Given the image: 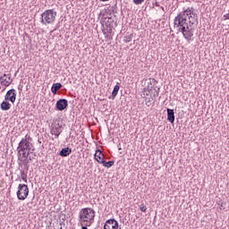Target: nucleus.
<instances>
[{
    "mask_svg": "<svg viewBox=\"0 0 229 229\" xmlns=\"http://www.w3.org/2000/svg\"><path fill=\"white\" fill-rule=\"evenodd\" d=\"M198 25V15L192 7H188L174 19V26L179 28L187 42L191 43L194 37V30Z\"/></svg>",
    "mask_w": 229,
    "mask_h": 229,
    "instance_id": "nucleus-1",
    "label": "nucleus"
},
{
    "mask_svg": "<svg viewBox=\"0 0 229 229\" xmlns=\"http://www.w3.org/2000/svg\"><path fill=\"white\" fill-rule=\"evenodd\" d=\"M96 219V211L92 208H83L79 212V221L83 225H92Z\"/></svg>",
    "mask_w": 229,
    "mask_h": 229,
    "instance_id": "nucleus-2",
    "label": "nucleus"
},
{
    "mask_svg": "<svg viewBox=\"0 0 229 229\" xmlns=\"http://www.w3.org/2000/svg\"><path fill=\"white\" fill-rule=\"evenodd\" d=\"M41 22L43 24H55V21H56V11H55V9L46 10L41 14Z\"/></svg>",
    "mask_w": 229,
    "mask_h": 229,
    "instance_id": "nucleus-3",
    "label": "nucleus"
},
{
    "mask_svg": "<svg viewBox=\"0 0 229 229\" xmlns=\"http://www.w3.org/2000/svg\"><path fill=\"white\" fill-rule=\"evenodd\" d=\"M30 194V188H28V185L26 184H19L18 185V191L16 192V196L18 199L21 201H24L26 198H28Z\"/></svg>",
    "mask_w": 229,
    "mask_h": 229,
    "instance_id": "nucleus-4",
    "label": "nucleus"
},
{
    "mask_svg": "<svg viewBox=\"0 0 229 229\" xmlns=\"http://www.w3.org/2000/svg\"><path fill=\"white\" fill-rule=\"evenodd\" d=\"M13 82V79H12V74L4 73L0 77V85H2V87H10Z\"/></svg>",
    "mask_w": 229,
    "mask_h": 229,
    "instance_id": "nucleus-5",
    "label": "nucleus"
},
{
    "mask_svg": "<svg viewBox=\"0 0 229 229\" xmlns=\"http://www.w3.org/2000/svg\"><path fill=\"white\" fill-rule=\"evenodd\" d=\"M4 99L14 103L17 100V91L14 89H9L4 96Z\"/></svg>",
    "mask_w": 229,
    "mask_h": 229,
    "instance_id": "nucleus-6",
    "label": "nucleus"
},
{
    "mask_svg": "<svg viewBox=\"0 0 229 229\" xmlns=\"http://www.w3.org/2000/svg\"><path fill=\"white\" fill-rule=\"evenodd\" d=\"M19 151H30L31 145L30 144V141H28L27 139H22L21 142L19 143Z\"/></svg>",
    "mask_w": 229,
    "mask_h": 229,
    "instance_id": "nucleus-7",
    "label": "nucleus"
},
{
    "mask_svg": "<svg viewBox=\"0 0 229 229\" xmlns=\"http://www.w3.org/2000/svg\"><path fill=\"white\" fill-rule=\"evenodd\" d=\"M119 228V223L115 219L106 220L104 225V229H117Z\"/></svg>",
    "mask_w": 229,
    "mask_h": 229,
    "instance_id": "nucleus-8",
    "label": "nucleus"
},
{
    "mask_svg": "<svg viewBox=\"0 0 229 229\" xmlns=\"http://www.w3.org/2000/svg\"><path fill=\"white\" fill-rule=\"evenodd\" d=\"M95 160H97L98 164L105 163V154L100 149H97L94 155Z\"/></svg>",
    "mask_w": 229,
    "mask_h": 229,
    "instance_id": "nucleus-9",
    "label": "nucleus"
},
{
    "mask_svg": "<svg viewBox=\"0 0 229 229\" xmlns=\"http://www.w3.org/2000/svg\"><path fill=\"white\" fill-rule=\"evenodd\" d=\"M67 99H60L56 102V108L62 112L67 108Z\"/></svg>",
    "mask_w": 229,
    "mask_h": 229,
    "instance_id": "nucleus-10",
    "label": "nucleus"
},
{
    "mask_svg": "<svg viewBox=\"0 0 229 229\" xmlns=\"http://www.w3.org/2000/svg\"><path fill=\"white\" fill-rule=\"evenodd\" d=\"M114 18L112 17H104V23L106 28H109V31H112V28H114Z\"/></svg>",
    "mask_w": 229,
    "mask_h": 229,
    "instance_id": "nucleus-11",
    "label": "nucleus"
},
{
    "mask_svg": "<svg viewBox=\"0 0 229 229\" xmlns=\"http://www.w3.org/2000/svg\"><path fill=\"white\" fill-rule=\"evenodd\" d=\"M0 108H1V110L8 111V110H10V108H12V104H10V102H8V100L4 99L1 103Z\"/></svg>",
    "mask_w": 229,
    "mask_h": 229,
    "instance_id": "nucleus-12",
    "label": "nucleus"
},
{
    "mask_svg": "<svg viewBox=\"0 0 229 229\" xmlns=\"http://www.w3.org/2000/svg\"><path fill=\"white\" fill-rule=\"evenodd\" d=\"M167 121L172 124L174 123V110L167 109Z\"/></svg>",
    "mask_w": 229,
    "mask_h": 229,
    "instance_id": "nucleus-13",
    "label": "nucleus"
},
{
    "mask_svg": "<svg viewBox=\"0 0 229 229\" xmlns=\"http://www.w3.org/2000/svg\"><path fill=\"white\" fill-rule=\"evenodd\" d=\"M61 133H62V127H53L51 129V134L55 135L56 138L60 137Z\"/></svg>",
    "mask_w": 229,
    "mask_h": 229,
    "instance_id": "nucleus-14",
    "label": "nucleus"
},
{
    "mask_svg": "<svg viewBox=\"0 0 229 229\" xmlns=\"http://www.w3.org/2000/svg\"><path fill=\"white\" fill-rule=\"evenodd\" d=\"M19 153V158H21V160L24 158V160H26V158H28V157H30V150H18Z\"/></svg>",
    "mask_w": 229,
    "mask_h": 229,
    "instance_id": "nucleus-15",
    "label": "nucleus"
},
{
    "mask_svg": "<svg viewBox=\"0 0 229 229\" xmlns=\"http://www.w3.org/2000/svg\"><path fill=\"white\" fill-rule=\"evenodd\" d=\"M70 153H72V150L69 148H62L59 155L60 157H69Z\"/></svg>",
    "mask_w": 229,
    "mask_h": 229,
    "instance_id": "nucleus-16",
    "label": "nucleus"
},
{
    "mask_svg": "<svg viewBox=\"0 0 229 229\" xmlns=\"http://www.w3.org/2000/svg\"><path fill=\"white\" fill-rule=\"evenodd\" d=\"M144 85V90H153V83L151 82V80H145Z\"/></svg>",
    "mask_w": 229,
    "mask_h": 229,
    "instance_id": "nucleus-17",
    "label": "nucleus"
},
{
    "mask_svg": "<svg viewBox=\"0 0 229 229\" xmlns=\"http://www.w3.org/2000/svg\"><path fill=\"white\" fill-rule=\"evenodd\" d=\"M61 87H62V83H60V82L54 83L52 88H51L52 93L56 94V92H58V90H60Z\"/></svg>",
    "mask_w": 229,
    "mask_h": 229,
    "instance_id": "nucleus-18",
    "label": "nucleus"
},
{
    "mask_svg": "<svg viewBox=\"0 0 229 229\" xmlns=\"http://www.w3.org/2000/svg\"><path fill=\"white\" fill-rule=\"evenodd\" d=\"M119 89H120L119 85L114 86L113 92H112V99H115V97L119 93Z\"/></svg>",
    "mask_w": 229,
    "mask_h": 229,
    "instance_id": "nucleus-19",
    "label": "nucleus"
},
{
    "mask_svg": "<svg viewBox=\"0 0 229 229\" xmlns=\"http://www.w3.org/2000/svg\"><path fill=\"white\" fill-rule=\"evenodd\" d=\"M114 161H108V162H106L105 159H104V163H102L103 166H104V167H107V168L112 167V165H114Z\"/></svg>",
    "mask_w": 229,
    "mask_h": 229,
    "instance_id": "nucleus-20",
    "label": "nucleus"
},
{
    "mask_svg": "<svg viewBox=\"0 0 229 229\" xmlns=\"http://www.w3.org/2000/svg\"><path fill=\"white\" fill-rule=\"evenodd\" d=\"M28 208H33L35 207V202L33 200L27 203Z\"/></svg>",
    "mask_w": 229,
    "mask_h": 229,
    "instance_id": "nucleus-21",
    "label": "nucleus"
},
{
    "mask_svg": "<svg viewBox=\"0 0 229 229\" xmlns=\"http://www.w3.org/2000/svg\"><path fill=\"white\" fill-rule=\"evenodd\" d=\"M152 89H143V96H149L151 94Z\"/></svg>",
    "mask_w": 229,
    "mask_h": 229,
    "instance_id": "nucleus-22",
    "label": "nucleus"
},
{
    "mask_svg": "<svg viewBox=\"0 0 229 229\" xmlns=\"http://www.w3.org/2000/svg\"><path fill=\"white\" fill-rule=\"evenodd\" d=\"M140 212H146V210H148V208H146V206L144 204H141L140 206Z\"/></svg>",
    "mask_w": 229,
    "mask_h": 229,
    "instance_id": "nucleus-23",
    "label": "nucleus"
},
{
    "mask_svg": "<svg viewBox=\"0 0 229 229\" xmlns=\"http://www.w3.org/2000/svg\"><path fill=\"white\" fill-rule=\"evenodd\" d=\"M81 229H89L88 226H91L92 225H87V224L81 223Z\"/></svg>",
    "mask_w": 229,
    "mask_h": 229,
    "instance_id": "nucleus-24",
    "label": "nucleus"
},
{
    "mask_svg": "<svg viewBox=\"0 0 229 229\" xmlns=\"http://www.w3.org/2000/svg\"><path fill=\"white\" fill-rule=\"evenodd\" d=\"M134 4H142L144 3V0H132Z\"/></svg>",
    "mask_w": 229,
    "mask_h": 229,
    "instance_id": "nucleus-25",
    "label": "nucleus"
},
{
    "mask_svg": "<svg viewBox=\"0 0 229 229\" xmlns=\"http://www.w3.org/2000/svg\"><path fill=\"white\" fill-rule=\"evenodd\" d=\"M224 21H229V13L223 16Z\"/></svg>",
    "mask_w": 229,
    "mask_h": 229,
    "instance_id": "nucleus-26",
    "label": "nucleus"
},
{
    "mask_svg": "<svg viewBox=\"0 0 229 229\" xmlns=\"http://www.w3.org/2000/svg\"><path fill=\"white\" fill-rule=\"evenodd\" d=\"M21 178L23 180V182H28V179L26 178V176L23 174H21Z\"/></svg>",
    "mask_w": 229,
    "mask_h": 229,
    "instance_id": "nucleus-27",
    "label": "nucleus"
},
{
    "mask_svg": "<svg viewBox=\"0 0 229 229\" xmlns=\"http://www.w3.org/2000/svg\"><path fill=\"white\" fill-rule=\"evenodd\" d=\"M124 42H131V38H127L126 39H124Z\"/></svg>",
    "mask_w": 229,
    "mask_h": 229,
    "instance_id": "nucleus-28",
    "label": "nucleus"
},
{
    "mask_svg": "<svg viewBox=\"0 0 229 229\" xmlns=\"http://www.w3.org/2000/svg\"><path fill=\"white\" fill-rule=\"evenodd\" d=\"M100 1H102L103 3H106V1H108V0H100Z\"/></svg>",
    "mask_w": 229,
    "mask_h": 229,
    "instance_id": "nucleus-29",
    "label": "nucleus"
}]
</instances>
